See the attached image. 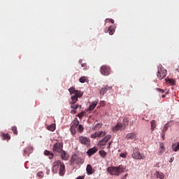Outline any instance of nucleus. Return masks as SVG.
<instances>
[{
    "label": "nucleus",
    "mask_w": 179,
    "mask_h": 179,
    "mask_svg": "<svg viewBox=\"0 0 179 179\" xmlns=\"http://www.w3.org/2000/svg\"><path fill=\"white\" fill-rule=\"evenodd\" d=\"M58 169H59V176H64L65 174V164L59 160H57L53 162L52 171L56 174V173H58Z\"/></svg>",
    "instance_id": "f257e3e1"
},
{
    "label": "nucleus",
    "mask_w": 179,
    "mask_h": 179,
    "mask_svg": "<svg viewBox=\"0 0 179 179\" xmlns=\"http://www.w3.org/2000/svg\"><path fill=\"white\" fill-rule=\"evenodd\" d=\"M69 92L71 95L73 94V96H71V101L70 102L71 104H75V103L78 101V98L82 97V96H83V93H82V92L76 90L73 87H70L69 89Z\"/></svg>",
    "instance_id": "f03ea898"
},
{
    "label": "nucleus",
    "mask_w": 179,
    "mask_h": 179,
    "mask_svg": "<svg viewBox=\"0 0 179 179\" xmlns=\"http://www.w3.org/2000/svg\"><path fill=\"white\" fill-rule=\"evenodd\" d=\"M129 124V119L128 117H124L122 123H117L115 126L112 127L113 132H117L118 130H124L127 126Z\"/></svg>",
    "instance_id": "7ed1b4c3"
},
{
    "label": "nucleus",
    "mask_w": 179,
    "mask_h": 179,
    "mask_svg": "<svg viewBox=\"0 0 179 179\" xmlns=\"http://www.w3.org/2000/svg\"><path fill=\"white\" fill-rule=\"evenodd\" d=\"M107 171L110 175L119 176L120 173H122V172H124L125 168L122 166V165H119V166H109L107 168Z\"/></svg>",
    "instance_id": "20e7f679"
},
{
    "label": "nucleus",
    "mask_w": 179,
    "mask_h": 179,
    "mask_svg": "<svg viewBox=\"0 0 179 179\" xmlns=\"http://www.w3.org/2000/svg\"><path fill=\"white\" fill-rule=\"evenodd\" d=\"M83 163H85V159L83 158L78 156V155H72L71 159V166H75V164H76L77 166H82Z\"/></svg>",
    "instance_id": "39448f33"
},
{
    "label": "nucleus",
    "mask_w": 179,
    "mask_h": 179,
    "mask_svg": "<svg viewBox=\"0 0 179 179\" xmlns=\"http://www.w3.org/2000/svg\"><path fill=\"white\" fill-rule=\"evenodd\" d=\"M167 76V71L166 69H164V68L162 66V65H159L158 66L157 72V76L159 80H163L165 77Z\"/></svg>",
    "instance_id": "423d86ee"
},
{
    "label": "nucleus",
    "mask_w": 179,
    "mask_h": 179,
    "mask_svg": "<svg viewBox=\"0 0 179 179\" xmlns=\"http://www.w3.org/2000/svg\"><path fill=\"white\" fill-rule=\"evenodd\" d=\"M132 157L136 159H144L145 156H142L139 148H135L133 151Z\"/></svg>",
    "instance_id": "0eeeda50"
},
{
    "label": "nucleus",
    "mask_w": 179,
    "mask_h": 179,
    "mask_svg": "<svg viewBox=\"0 0 179 179\" xmlns=\"http://www.w3.org/2000/svg\"><path fill=\"white\" fill-rule=\"evenodd\" d=\"M64 148V144H62V143H56L54 144L53 145V152H55V153H61V152H62V149Z\"/></svg>",
    "instance_id": "6e6552de"
},
{
    "label": "nucleus",
    "mask_w": 179,
    "mask_h": 179,
    "mask_svg": "<svg viewBox=\"0 0 179 179\" xmlns=\"http://www.w3.org/2000/svg\"><path fill=\"white\" fill-rule=\"evenodd\" d=\"M110 71V66H107V65L101 66V73H102L103 76H109Z\"/></svg>",
    "instance_id": "1a4fd4ad"
},
{
    "label": "nucleus",
    "mask_w": 179,
    "mask_h": 179,
    "mask_svg": "<svg viewBox=\"0 0 179 179\" xmlns=\"http://www.w3.org/2000/svg\"><path fill=\"white\" fill-rule=\"evenodd\" d=\"M79 125V120H75L73 122V124L71 127V132L73 135L76 134V129H78V126Z\"/></svg>",
    "instance_id": "9d476101"
},
{
    "label": "nucleus",
    "mask_w": 179,
    "mask_h": 179,
    "mask_svg": "<svg viewBox=\"0 0 179 179\" xmlns=\"http://www.w3.org/2000/svg\"><path fill=\"white\" fill-rule=\"evenodd\" d=\"M79 141L80 143L85 145V146H89L90 145V138H89L80 136L79 137Z\"/></svg>",
    "instance_id": "9b49d317"
},
{
    "label": "nucleus",
    "mask_w": 179,
    "mask_h": 179,
    "mask_svg": "<svg viewBox=\"0 0 179 179\" xmlns=\"http://www.w3.org/2000/svg\"><path fill=\"white\" fill-rule=\"evenodd\" d=\"M170 126H171V122H168V123H166L164 125V128L162 129V138L163 141H164L165 139L166 132H167V130Z\"/></svg>",
    "instance_id": "f8f14e48"
},
{
    "label": "nucleus",
    "mask_w": 179,
    "mask_h": 179,
    "mask_svg": "<svg viewBox=\"0 0 179 179\" xmlns=\"http://www.w3.org/2000/svg\"><path fill=\"white\" fill-rule=\"evenodd\" d=\"M110 138L111 135H106L105 138H103V139H101V141H99V145H106V144H107V142L110 139Z\"/></svg>",
    "instance_id": "ddd939ff"
},
{
    "label": "nucleus",
    "mask_w": 179,
    "mask_h": 179,
    "mask_svg": "<svg viewBox=\"0 0 179 179\" xmlns=\"http://www.w3.org/2000/svg\"><path fill=\"white\" fill-rule=\"evenodd\" d=\"M113 89L112 86L106 85L105 87H102L100 90V94L101 96H103L105 93L108 92V90H111Z\"/></svg>",
    "instance_id": "4468645a"
},
{
    "label": "nucleus",
    "mask_w": 179,
    "mask_h": 179,
    "mask_svg": "<svg viewBox=\"0 0 179 179\" xmlns=\"http://www.w3.org/2000/svg\"><path fill=\"white\" fill-rule=\"evenodd\" d=\"M106 132H103V130H101L100 132H95L91 135L92 138H97L99 136H105Z\"/></svg>",
    "instance_id": "2eb2a0df"
},
{
    "label": "nucleus",
    "mask_w": 179,
    "mask_h": 179,
    "mask_svg": "<svg viewBox=\"0 0 179 179\" xmlns=\"http://www.w3.org/2000/svg\"><path fill=\"white\" fill-rule=\"evenodd\" d=\"M30 153H33V147L28 146L24 150V155H30Z\"/></svg>",
    "instance_id": "dca6fc26"
},
{
    "label": "nucleus",
    "mask_w": 179,
    "mask_h": 179,
    "mask_svg": "<svg viewBox=\"0 0 179 179\" xmlns=\"http://www.w3.org/2000/svg\"><path fill=\"white\" fill-rule=\"evenodd\" d=\"M45 156H48L49 159L51 160L54 159V153L50 152L49 150H45L44 151Z\"/></svg>",
    "instance_id": "f3484780"
},
{
    "label": "nucleus",
    "mask_w": 179,
    "mask_h": 179,
    "mask_svg": "<svg viewBox=\"0 0 179 179\" xmlns=\"http://www.w3.org/2000/svg\"><path fill=\"white\" fill-rule=\"evenodd\" d=\"M59 155H61L62 160L68 159V154H66V152L64 151V150L60 153H59Z\"/></svg>",
    "instance_id": "a211bd4d"
},
{
    "label": "nucleus",
    "mask_w": 179,
    "mask_h": 179,
    "mask_svg": "<svg viewBox=\"0 0 179 179\" xmlns=\"http://www.w3.org/2000/svg\"><path fill=\"white\" fill-rule=\"evenodd\" d=\"M126 138L127 139H136V134H135L134 132L127 134Z\"/></svg>",
    "instance_id": "6ab92c4d"
},
{
    "label": "nucleus",
    "mask_w": 179,
    "mask_h": 179,
    "mask_svg": "<svg viewBox=\"0 0 179 179\" xmlns=\"http://www.w3.org/2000/svg\"><path fill=\"white\" fill-rule=\"evenodd\" d=\"M108 32L110 35H113L115 32V26H109Z\"/></svg>",
    "instance_id": "aec40b11"
},
{
    "label": "nucleus",
    "mask_w": 179,
    "mask_h": 179,
    "mask_svg": "<svg viewBox=\"0 0 179 179\" xmlns=\"http://www.w3.org/2000/svg\"><path fill=\"white\" fill-rule=\"evenodd\" d=\"M1 136L3 138V139L4 141H9V139H10V136L9 134H5V133H1Z\"/></svg>",
    "instance_id": "412c9836"
},
{
    "label": "nucleus",
    "mask_w": 179,
    "mask_h": 179,
    "mask_svg": "<svg viewBox=\"0 0 179 179\" xmlns=\"http://www.w3.org/2000/svg\"><path fill=\"white\" fill-rule=\"evenodd\" d=\"M165 151V147H164V144H163V143H161L159 144V155H162L163 152H164Z\"/></svg>",
    "instance_id": "4be33fe9"
},
{
    "label": "nucleus",
    "mask_w": 179,
    "mask_h": 179,
    "mask_svg": "<svg viewBox=\"0 0 179 179\" xmlns=\"http://www.w3.org/2000/svg\"><path fill=\"white\" fill-rule=\"evenodd\" d=\"M55 128H56L55 124H52L47 127V129L48 131H51V132H54V131H55Z\"/></svg>",
    "instance_id": "5701e85b"
},
{
    "label": "nucleus",
    "mask_w": 179,
    "mask_h": 179,
    "mask_svg": "<svg viewBox=\"0 0 179 179\" xmlns=\"http://www.w3.org/2000/svg\"><path fill=\"white\" fill-rule=\"evenodd\" d=\"M172 148H173V151H178L179 143H175L174 144H173Z\"/></svg>",
    "instance_id": "b1692460"
},
{
    "label": "nucleus",
    "mask_w": 179,
    "mask_h": 179,
    "mask_svg": "<svg viewBox=\"0 0 179 179\" xmlns=\"http://www.w3.org/2000/svg\"><path fill=\"white\" fill-rule=\"evenodd\" d=\"M150 124H151V129L155 130V129H156V127H157L156 121L155 120H151Z\"/></svg>",
    "instance_id": "393cba45"
},
{
    "label": "nucleus",
    "mask_w": 179,
    "mask_h": 179,
    "mask_svg": "<svg viewBox=\"0 0 179 179\" xmlns=\"http://www.w3.org/2000/svg\"><path fill=\"white\" fill-rule=\"evenodd\" d=\"M99 155L101 157H106L107 156V152L106 151H104V150H101L99 151Z\"/></svg>",
    "instance_id": "a878e982"
},
{
    "label": "nucleus",
    "mask_w": 179,
    "mask_h": 179,
    "mask_svg": "<svg viewBox=\"0 0 179 179\" xmlns=\"http://www.w3.org/2000/svg\"><path fill=\"white\" fill-rule=\"evenodd\" d=\"M98 150V147H93L92 148H91V156L95 155V152H97Z\"/></svg>",
    "instance_id": "bb28decb"
},
{
    "label": "nucleus",
    "mask_w": 179,
    "mask_h": 179,
    "mask_svg": "<svg viewBox=\"0 0 179 179\" xmlns=\"http://www.w3.org/2000/svg\"><path fill=\"white\" fill-rule=\"evenodd\" d=\"M97 103H98L97 101H94V102H92V103H91V111L94 110V108L96 106Z\"/></svg>",
    "instance_id": "cd10ccee"
},
{
    "label": "nucleus",
    "mask_w": 179,
    "mask_h": 179,
    "mask_svg": "<svg viewBox=\"0 0 179 179\" xmlns=\"http://www.w3.org/2000/svg\"><path fill=\"white\" fill-rule=\"evenodd\" d=\"M157 177H158V178L163 179V178H164V175L162 172L157 171Z\"/></svg>",
    "instance_id": "c85d7f7f"
},
{
    "label": "nucleus",
    "mask_w": 179,
    "mask_h": 179,
    "mask_svg": "<svg viewBox=\"0 0 179 179\" xmlns=\"http://www.w3.org/2000/svg\"><path fill=\"white\" fill-rule=\"evenodd\" d=\"M166 83H169V84H175L176 81L173 78H166Z\"/></svg>",
    "instance_id": "c756f323"
},
{
    "label": "nucleus",
    "mask_w": 179,
    "mask_h": 179,
    "mask_svg": "<svg viewBox=\"0 0 179 179\" xmlns=\"http://www.w3.org/2000/svg\"><path fill=\"white\" fill-rule=\"evenodd\" d=\"M86 80H87V78L85 76L80 77L79 79V82H80V83H85Z\"/></svg>",
    "instance_id": "7c9ffc66"
},
{
    "label": "nucleus",
    "mask_w": 179,
    "mask_h": 179,
    "mask_svg": "<svg viewBox=\"0 0 179 179\" xmlns=\"http://www.w3.org/2000/svg\"><path fill=\"white\" fill-rule=\"evenodd\" d=\"M102 124L101 123H97L96 124H95L94 127H93V129L94 130H99V129H100V127H101Z\"/></svg>",
    "instance_id": "2f4dec72"
},
{
    "label": "nucleus",
    "mask_w": 179,
    "mask_h": 179,
    "mask_svg": "<svg viewBox=\"0 0 179 179\" xmlns=\"http://www.w3.org/2000/svg\"><path fill=\"white\" fill-rule=\"evenodd\" d=\"M80 108V106H78V104L75 105V103L71 105V108H73L74 110H78V108Z\"/></svg>",
    "instance_id": "473e14b6"
},
{
    "label": "nucleus",
    "mask_w": 179,
    "mask_h": 179,
    "mask_svg": "<svg viewBox=\"0 0 179 179\" xmlns=\"http://www.w3.org/2000/svg\"><path fill=\"white\" fill-rule=\"evenodd\" d=\"M12 131H13L14 135H17V127H12Z\"/></svg>",
    "instance_id": "72a5a7b5"
},
{
    "label": "nucleus",
    "mask_w": 179,
    "mask_h": 179,
    "mask_svg": "<svg viewBox=\"0 0 179 179\" xmlns=\"http://www.w3.org/2000/svg\"><path fill=\"white\" fill-rule=\"evenodd\" d=\"M37 176L39 178H43V177H44V173L42 171L38 172Z\"/></svg>",
    "instance_id": "f704fd0d"
},
{
    "label": "nucleus",
    "mask_w": 179,
    "mask_h": 179,
    "mask_svg": "<svg viewBox=\"0 0 179 179\" xmlns=\"http://www.w3.org/2000/svg\"><path fill=\"white\" fill-rule=\"evenodd\" d=\"M83 129H84L83 126L80 124L78 126V131H80V133H82V132H83Z\"/></svg>",
    "instance_id": "c9c22d12"
},
{
    "label": "nucleus",
    "mask_w": 179,
    "mask_h": 179,
    "mask_svg": "<svg viewBox=\"0 0 179 179\" xmlns=\"http://www.w3.org/2000/svg\"><path fill=\"white\" fill-rule=\"evenodd\" d=\"M87 174H90V164H88L87 166Z\"/></svg>",
    "instance_id": "e433bc0d"
},
{
    "label": "nucleus",
    "mask_w": 179,
    "mask_h": 179,
    "mask_svg": "<svg viewBox=\"0 0 179 179\" xmlns=\"http://www.w3.org/2000/svg\"><path fill=\"white\" fill-rule=\"evenodd\" d=\"M127 152H121L120 157H127Z\"/></svg>",
    "instance_id": "4c0bfd02"
},
{
    "label": "nucleus",
    "mask_w": 179,
    "mask_h": 179,
    "mask_svg": "<svg viewBox=\"0 0 179 179\" xmlns=\"http://www.w3.org/2000/svg\"><path fill=\"white\" fill-rule=\"evenodd\" d=\"M84 115H85V112H83L81 113H79L78 115V117H79V118H82Z\"/></svg>",
    "instance_id": "58836bf2"
},
{
    "label": "nucleus",
    "mask_w": 179,
    "mask_h": 179,
    "mask_svg": "<svg viewBox=\"0 0 179 179\" xmlns=\"http://www.w3.org/2000/svg\"><path fill=\"white\" fill-rule=\"evenodd\" d=\"M111 22V23H115V20L113 19H106V22Z\"/></svg>",
    "instance_id": "ea45409f"
},
{
    "label": "nucleus",
    "mask_w": 179,
    "mask_h": 179,
    "mask_svg": "<svg viewBox=\"0 0 179 179\" xmlns=\"http://www.w3.org/2000/svg\"><path fill=\"white\" fill-rule=\"evenodd\" d=\"M157 90L158 92H161V93H164V89L157 88Z\"/></svg>",
    "instance_id": "a19ab883"
},
{
    "label": "nucleus",
    "mask_w": 179,
    "mask_h": 179,
    "mask_svg": "<svg viewBox=\"0 0 179 179\" xmlns=\"http://www.w3.org/2000/svg\"><path fill=\"white\" fill-rule=\"evenodd\" d=\"M71 114H76V109H72V110H71Z\"/></svg>",
    "instance_id": "79ce46f5"
},
{
    "label": "nucleus",
    "mask_w": 179,
    "mask_h": 179,
    "mask_svg": "<svg viewBox=\"0 0 179 179\" xmlns=\"http://www.w3.org/2000/svg\"><path fill=\"white\" fill-rule=\"evenodd\" d=\"M76 179H85V176H78Z\"/></svg>",
    "instance_id": "37998d69"
},
{
    "label": "nucleus",
    "mask_w": 179,
    "mask_h": 179,
    "mask_svg": "<svg viewBox=\"0 0 179 179\" xmlns=\"http://www.w3.org/2000/svg\"><path fill=\"white\" fill-rule=\"evenodd\" d=\"M87 155L89 156V157H90V149H89V150L87 151Z\"/></svg>",
    "instance_id": "c03bdc74"
},
{
    "label": "nucleus",
    "mask_w": 179,
    "mask_h": 179,
    "mask_svg": "<svg viewBox=\"0 0 179 179\" xmlns=\"http://www.w3.org/2000/svg\"><path fill=\"white\" fill-rule=\"evenodd\" d=\"M173 161H174V157H171L169 162L171 163Z\"/></svg>",
    "instance_id": "a18cd8bd"
},
{
    "label": "nucleus",
    "mask_w": 179,
    "mask_h": 179,
    "mask_svg": "<svg viewBox=\"0 0 179 179\" xmlns=\"http://www.w3.org/2000/svg\"><path fill=\"white\" fill-rule=\"evenodd\" d=\"M94 169H92V165H91V175H92V173H94Z\"/></svg>",
    "instance_id": "49530a36"
},
{
    "label": "nucleus",
    "mask_w": 179,
    "mask_h": 179,
    "mask_svg": "<svg viewBox=\"0 0 179 179\" xmlns=\"http://www.w3.org/2000/svg\"><path fill=\"white\" fill-rule=\"evenodd\" d=\"M81 66L83 67V68H85V66H86V64H81Z\"/></svg>",
    "instance_id": "de8ad7c7"
},
{
    "label": "nucleus",
    "mask_w": 179,
    "mask_h": 179,
    "mask_svg": "<svg viewBox=\"0 0 179 179\" xmlns=\"http://www.w3.org/2000/svg\"><path fill=\"white\" fill-rule=\"evenodd\" d=\"M122 179H127V175H124Z\"/></svg>",
    "instance_id": "09e8293b"
},
{
    "label": "nucleus",
    "mask_w": 179,
    "mask_h": 179,
    "mask_svg": "<svg viewBox=\"0 0 179 179\" xmlns=\"http://www.w3.org/2000/svg\"><path fill=\"white\" fill-rule=\"evenodd\" d=\"M134 124V121H132L131 123H130V126H133Z\"/></svg>",
    "instance_id": "8fccbe9b"
},
{
    "label": "nucleus",
    "mask_w": 179,
    "mask_h": 179,
    "mask_svg": "<svg viewBox=\"0 0 179 179\" xmlns=\"http://www.w3.org/2000/svg\"><path fill=\"white\" fill-rule=\"evenodd\" d=\"M162 98H166V94H162Z\"/></svg>",
    "instance_id": "3c124183"
},
{
    "label": "nucleus",
    "mask_w": 179,
    "mask_h": 179,
    "mask_svg": "<svg viewBox=\"0 0 179 179\" xmlns=\"http://www.w3.org/2000/svg\"><path fill=\"white\" fill-rule=\"evenodd\" d=\"M111 144H112V143H109V144H108L109 148L110 147Z\"/></svg>",
    "instance_id": "603ef678"
},
{
    "label": "nucleus",
    "mask_w": 179,
    "mask_h": 179,
    "mask_svg": "<svg viewBox=\"0 0 179 179\" xmlns=\"http://www.w3.org/2000/svg\"><path fill=\"white\" fill-rule=\"evenodd\" d=\"M79 64H82V60H80V61H79Z\"/></svg>",
    "instance_id": "864d4df0"
},
{
    "label": "nucleus",
    "mask_w": 179,
    "mask_h": 179,
    "mask_svg": "<svg viewBox=\"0 0 179 179\" xmlns=\"http://www.w3.org/2000/svg\"><path fill=\"white\" fill-rule=\"evenodd\" d=\"M177 71L179 72V66H178V68H177Z\"/></svg>",
    "instance_id": "5fc2aeb1"
},
{
    "label": "nucleus",
    "mask_w": 179,
    "mask_h": 179,
    "mask_svg": "<svg viewBox=\"0 0 179 179\" xmlns=\"http://www.w3.org/2000/svg\"><path fill=\"white\" fill-rule=\"evenodd\" d=\"M88 110H90V106L88 107Z\"/></svg>",
    "instance_id": "6e6d98bb"
},
{
    "label": "nucleus",
    "mask_w": 179,
    "mask_h": 179,
    "mask_svg": "<svg viewBox=\"0 0 179 179\" xmlns=\"http://www.w3.org/2000/svg\"><path fill=\"white\" fill-rule=\"evenodd\" d=\"M178 124H179V123H178Z\"/></svg>",
    "instance_id": "4d7b16f0"
}]
</instances>
